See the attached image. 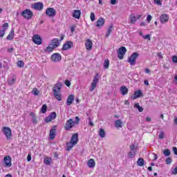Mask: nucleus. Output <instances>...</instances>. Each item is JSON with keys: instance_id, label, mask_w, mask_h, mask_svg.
Listing matches in <instances>:
<instances>
[{"instance_id": "1", "label": "nucleus", "mask_w": 177, "mask_h": 177, "mask_svg": "<svg viewBox=\"0 0 177 177\" xmlns=\"http://www.w3.org/2000/svg\"><path fill=\"white\" fill-rule=\"evenodd\" d=\"M59 45H60V40L57 38L53 39L51 40L48 46L44 49V52L46 53H52L56 48H58Z\"/></svg>"}, {"instance_id": "2", "label": "nucleus", "mask_w": 177, "mask_h": 177, "mask_svg": "<svg viewBox=\"0 0 177 177\" xmlns=\"http://www.w3.org/2000/svg\"><path fill=\"white\" fill-rule=\"evenodd\" d=\"M63 87V84L62 83H57L54 88H53V92H54V96L58 102H62V88Z\"/></svg>"}, {"instance_id": "3", "label": "nucleus", "mask_w": 177, "mask_h": 177, "mask_svg": "<svg viewBox=\"0 0 177 177\" xmlns=\"http://www.w3.org/2000/svg\"><path fill=\"white\" fill-rule=\"evenodd\" d=\"M21 16L26 19V20H31L32 19V16H34V13H32V11L30 9H26L22 11Z\"/></svg>"}, {"instance_id": "4", "label": "nucleus", "mask_w": 177, "mask_h": 177, "mask_svg": "<svg viewBox=\"0 0 177 177\" xmlns=\"http://www.w3.org/2000/svg\"><path fill=\"white\" fill-rule=\"evenodd\" d=\"M3 132L7 140H10L12 139V129L8 127H3L1 129Z\"/></svg>"}, {"instance_id": "5", "label": "nucleus", "mask_w": 177, "mask_h": 177, "mask_svg": "<svg viewBox=\"0 0 177 177\" xmlns=\"http://www.w3.org/2000/svg\"><path fill=\"white\" fill-rule=\"evenodd\" d=\"M139 57L138 53H133L129 58L128 62L131 66H135L136 64V59Z\"/></svg>"}, {"instance_id": "6", "label": "nucleus", "mask_w": 177, "mask_h": 177, "mask_svg": "<svg viewBox=\"0 0 177 177\" xmlns=\"http://www.w3.org/2000/svg\"><path fill=\"white\" fill-rule=\"evenodd\" d=\"M127 48L124 46H122L118 50V57L120 60H122L124 59V56H125V53H127Z\"/></svg>"}, {"instance_id": "7", "label": "nucleus", "mask_w": 177, "mask_h": 177, "mask_svg": "<svg viewBox=\"0 0 177 177\" xmlns=\"http://www.w3.org/2000/svg\"><path fill=\"white\" fill-rule=\"evenodd\" d=\"M50 59L53 63H59V62H62V55L59 53H55L51 55Z\"/></svg>"}, {"instance_id": "8", "label": "nucleus", "mask_w": 177, "mask_h": 177, "mask_svg": "<svg viewBox=\"0 0 177 177\" xmlns=\"http://www.w3.org/2000/svg\"><path fill=\"white\" fill-rule=\"evenodd\" d=\"M3 162L6 168H10L12 167V158L10 156H5Z\"/></svg>"}, {"instance_id": "9", "label": "nucleus", "mask_w": 177, "mask_h": 177, "mask_svg": "<svg viewBox=\"0 0 177 177\" xmlns=\"http://www.w3.org/2000/svg\"><path fill=\"white\" fill-rule=\"evenodd\" d=\"M46 15L48 17H55L56 16V10L53 8H48L46 10Z\"/></svg>"}, {"instance_id": "10", "label": "nucleus", "mask_w": 177, "mask_h": 177, "mask_svg": "<svg viewBox=\"0 0 177 177\" xmlns=\"http://www.w3.org/2000/svg\"><path fill=\"white\" fill-rule=\"evenodd\" d=\"M56 117H57V114L56 113V112H53L44 119V122H50V121H53V120H55Z\"/></svg>"}, {"instance_id": "11", "label": "nucleus", "mask_w": 177, "mask_h": 177, "mask_svg": "<svg viewBox=\"0 0 177 177\" xmlns=\"http://www.w3.org/2000/svg\"><path fill=\"white\" fill-rule=\"evenodd\" d=\"M32 9H35V10H42L44 9V3L37 2L35 3L32 5Z\"/></svg>"}, {"instance_id": "12", "label": "nucleus", "mask_w": 177, "mask_h": 177, "mask_svg": "<svg viewBox=\"0 0 177 177\" xmlns=\"http://www.w3.org/2000/svg\"><path fill=\"white\" fill-rule=\"evenodd\" d=\"M73 127H74V122L73 121V119H69L66 121L64 125V130L69 131V129H71Z\"/></svg>"}, {"instance_id": "13", "label": "nucleus", "mask_w": 177, "mask_h": 177, "mask_svg": "<svg viewBox=\"0 0 177 177\" xmlns=\"http://www.w3.org/2000/svg\"><path fill=\"white\" fill-rule=\"evenodd\" d=\"M32 39L35 45H41L42 44V38H41V36H39V35H33Z\"/></svg>"}, {"instance_id": "14", "label": "nucleus", "mask_w": 177, "mask_h": 177, "mask_svg": "<svg viewBox=\"0 0 177 177\" xmlns=\"http://www.w3.org/2000/svg\"><path fill=\"white\" fill-rule=\"evenodd\" d=\"M98 81H99V79H97V77H94L93 82L91 83V85L90 86V92H93L95 89H96V87L97 86Z\"/></svg>"}, {"instance_id": "15", "label": "nucleus", "mask_w": 177, "mask_h": 177, "mask_svg": "<svg viewBox=\"0 0 177 177\" xmlns=\"http://www.w3.org/2000/svg\"><path fill=\"white\" fill-rule=\"evenodd\" d=\"M139 97H143V93L142 90H137L134 92L133 95L131 97L132 100H135Z\"/></svg>"}, {"instance_id": "16", "label": "nucleus", "mask_w": 177, "mask_h": 177, "mask_svg": "<svg viewBox=\"0 0 177 177\" xmlns=\"http://www.w3.org/2000/svg\"><path fill=\"white\" fill-rule=\"evenodd\" d=\"M169 20V16L167 14H162L160 17V21L162 24H165V23H168V21Z\"/></svg>"}, {"instance_id": "17", "label": "nucleus", "mask_w": 177, "mask_h": 177, "mask_svg": "<svg viewBox=\"0 0 177 177\" xmlns=\"http://www.w3.org/2000/svg\"><path fill=\"white\" fill-rule=\"evenodd\" d=\"M73 46V44L72 43V41H66L65 44H63L62 50H67L68 49H71Z\"/></svg>"}, {"instance_id": "18", "label": "nucleus", "mask_w": 177, "mask_h": 177, "mask_svg": "<svg viewBox=\"0 0 177 177\" xmlns=\"http://www.w3.org/2000/svg\"><path fill=\"white\" fill-rule=\"evenodd\" d=\"M50 139H54L56 138V126H53L52 129L50 130Z\"/></svg>"}, {"instance_id": "19", "label": "nucleus", "mask_w": 177, "mask_h": 177, "mask_svg": "<svg viewBox=\"0 0 177 177\" xmlns=\"http://www.w3.org/2000/svg\"><path fill=\"white\" fill-rule=\"evenodd\" d=\"M92 46H93V43L92 42V40L87 39L85 43V47L87 50H91L92 49Z\"/></svg>"}, {"instance_id": "20", "label": "nucleus", "mask_w": 177, "mask_h": 177, "mask_svg": "<svg viewBox=\"0 0 177 177\" xmlns=\"http://www.w3.org/2000/svg\"><path fill=\"white\" fill-rule=\"evenodd\" d=\"M74 95L73 94H71L68 95V97L66 99V104L67 106H71L73 104V102H74Z\"/></svg>"}, {"instance_id": "21", "label": "nucleus", "mask_w": 177, "mask_h": 177, "mask_svg": "<svg viewBox=\"0 0 177 177\" xmlns=\"http://www.w3.org/2000/svg\"><path fill=\"white\" fill-rule=\"evenodd\" d=\"M71 143H73V145H77V143H78V133H74L70 141Z\"/></svg>"}, {"instance_id": "22", "label": "nucleus", "mask_w": 177, "mask_h": 177, "mask_svg": "<svg viewBox=\"0 0 177 177\" xmlns=\"http://www.w3.org/2000/svg\"><path fill=\"white\" fill-rule=\"evenodd\" d=\"M73 17L77 19H81V11L79 10H75L73 13Z\"/></svg>"}, {"instance_id": "23", "label": "nucleus", "mask_w": 177, "mask_h": 177, "mask_svg": "<svg viewBox=\"0 0 177 177\" xmlns=\"http://www.w3.org/2000/svg\"><path fill=\"white\" fill-rule=\"evenodd\" d=\"M30 117H32V124H34L35 125H37V124H38V120H37V115H35V113L30 112Z\"/></svg>"}, {"instance_id": "24", "label": "nucleus", "mask_w": 177, "mask_h": 177, "mask_svg": "<svg viewBox=\"0 0 177 177\" xmlns=\"http://www.w3.org/2000/svg\"><path fill=\"white\" fill-rule=\"evenodd\" d=\"M105 21L103 17H100L97 21V27L100 28L104 26Z\"/></svg>"}, {"instance_id": "25", "label": "nucleus", "mask_w": 177, "mask_h": 177, "mask_svg": "<svg viewBox=\"0 0 177 177\" xmlns=\"http://www.w3.org/2000/svg\"><path fill=\"white\" fill-rule=\"evenodd\" d=\"M128 88L125 86H122L120 87V92L123 96H125V95H128Z\"/></svg>"}, {"instance_id": "26", "label": "nucleus", "mask_w": 177, "mask_h": 177, "mask_svg": "<svg viewBox=\"0 0 177 177\" xmlns=\"http://www.w3.org/2000/svg\"><path fill=\"white\" fill-rule=\"evenodd\" d=\"M15 38V29H12L9 35L7 36L8 41H12Z\"/></svg>"}, {"instance_id": "27", "label": "nucleus", "mask_w": 177, "mask_h": 177, "mask_svg": "<svg viewBox=\"0 0 177 177\" xmlns=\"http://www.w3.org/2000/svg\"><path fill=\"white\" fill-rule=\"evenodd\" d=\"M87 164L89 168H95V160H93V158L88 160Z\"/></svg>"}, {"instance_id": "28", "label": "nucleus", "mask_w": 177, "mask_h": 177, "mask_svg": "<svg viewBox=\"0 0 177 177\" xmlns=\"http://www.w3.org/2000/svg\"><path fill=\"white\" fill-rule=\"evenodd\" d=\"M74 146H75V145L73 144V142L71 141L69 142H66V151H70V150H71Z\"/></svg>"}, {"instance_id": "29", "label": "nucleus", "mask_w": 177, "mask_h": 177, "mask_svg": "<svg viewBox=\"0 0 177 177\" xmlns=\"http://www.w3.org/2000/svg\"><path fill=\"white\" fill-rule=\"evenodd\" d=\"M129 19H130L131 24H135L136 23V20H138L136 17L134 16L133 15H131L129 16Z\"/></svg>"}, {"instance_id": "30", "label": "nucleus", "mask_w": 177, "mask_h": 177, "mask_svg": "<svg viewBox=\"0 0 177 177\" xmlns=\"http://www.w3.org/2000/svg\"><path fill=\"white\" fill-rule=\"evenodd\" d=\"M115 127L116 128H122V120H115Z\"/></svg>"}, {"instance_id": "31", "label": "nucleus", "mask_w": 177, "mask_h": 177, "mask_svg": "<svg viewBox=\"0 0 177 177\" xmlns=\"http://www.w3.org/2000/svg\"><path fill=\"white\" fill-rule=\"evenodd\" d=\"M137 164L138 167H145V160L142 158H138Z\"/></svg>"}, {"instance_id": "32", "label": "nucleus", "mask_w": 177, "mask_h": 177, "mask_svg": "<svg viewBox=\"0 0 177 177\" xmlns=\"http://www.w3.org/2000/svg\"><path fill=\"white\" fill-rule=\"evenodd\" d=\"M103 66L105 70H107V68H109V67L110 66V61L109 60V59L104 60Z\"/></svg>"}, {"instance_id": "33", "label": "nucleus", "mask_w": 177, "mask_h": 177, "mask_svg": "<svg viewBox=\"0 0 177 177\" xmlns=\"http://www.w3.org/2000/svg\"><path fill=\"white\" fill-rule=\"evenodd\" d=\"M99 136H100V138H105L106 137V131H104V129H100Z\"/></svg>"}, {"instance_id": "34", "label": "nucleus", "mask_w": 177, "mask_h": 177, "mask_svg": "<svg viewBox=\"0 0 177 177\" xmlns=\"http://www.w3.org/2000/svg\"><path fill=\"white\" fill-rule=\"evenodd\" d=\"M47 110H48V106H46V104H43L41 108V111L42 114H45V113H46Z\"/></svg>"}, {"instance_id": "35", "label": "nucleus", "mask_w": 177, "mask_h": 177, "mask_svg": "<svg viewBox=\"0 0 177 177\" xmlns=\"http://www.w3.org/2000/svg\"><path fill=\"white\" fill-rule=\"evenodd\" d=\"M163 154L165 156V157H169L171 156V151L168 149H165L163 151Z\"/></svg>"}, {"instance_id": "36", "label": "nucleus", "mask_w": 177, "mask_h": 177, "mask_svg": "<svg viewBox=\"0 0 177 177\" xmlns=\"http://www.w3.org/2000/svg\"><path fill=\"white\" fill-rule=\"evenodd\" d=\"M8 85H15V82H16V77L8 80Z\"/></svg>"}, {"instance_id": "37", "label": "nucleus", "mask_w": 177, "mask_h": 177, "mask_svg": "<svg viewBox=\"0 0 177 177\" xmlns=\"http://www.w3.org/2000/svg\"><path fill=\"white\" fill-rule=\"evenodd\" d=\"M128 156L129 158H134L135 156H136V153L135 152V151H131L128 153Z\"/></svg>"}, {"instance_id": "38", "label": "nucleus", "mask_w": 177, "mask_h": 177, "mask_svg": "<svg viewBox=\"0 0 177 177\" xmlns=\"http://www.w3.org/2000/svg\"><path fill=\"white\" fill-rule=\"evenodd\" d=\"M134 107L136 109H138V111L140 113H142L143 112V108L142 106H139V104H134Z\"/></svg>"}, {"instance_id": "39", "label": "nucleus", "mask_w": 177, "mask_h": 177, "mask_svg": "<svg viewBox=\"0 0 177 177\" xmlns=\"http://www.w3.org/2000/svg\"><path fill=\"white\" fill-rule=\"evenodd\" d=\"M111 31H113V26H109V28L107 30L106 37H109L110 36V34H111Z\"/></svg>"}, {"instance_id": "40", "label": "nucleus", "mask_w": 177, "mask_h": 177, "mask_svg": "<svg viewBox=\"0 0 177 177\" xmlns=\"http://www.w3.org/2000/svg\"><path fill=\"white\" fill-rule=\"evenodd\" d=\"M17 66L20 68H21V67H24V62L21 60L18 61L17 63Z\"/></svg>"}, {"instance_id": "41", "label": "nucleus", "mask_w": 177, "mask_h": 177, "mask_svg": "<svg viewBox=\"0 0 177 177\" xmlns=\"http://www.w3.org/2000/svg\"><path fill=\"white\" fill-rule=\"evenodd\" d=\"M32 93V95H35V96H38V95H39V91H38V89H37V88H33Z\"/></svg>"}, {"instance_id": "42", "label": "nucleus", "mask_w": 177, "mask_h": 177, "mask_svg": "<svg viewBox=\"0 0 177 177\" xmlns=\"http://www.w3.org/2000/svg\"><path fill=\"white\" fill-rule=\"evenodd\" d=\"M2 27H3V30H8V28H9V24H8V22H6L4 23L3 25H2Z\"/></svg>"}, {"instance_id": "43", "label": "nucleus", "mask_w": 177, "mask_h": 177, "mask_svg": "<svg viewBox=\"0 0 177 177\" xmlns=\"http://www.w3.org/2000/svg\"><path fill=\"white\" fill-rule=\"evenodd\" d=\"M95 13L94 12H91V15H90V19L91 20V21H95Z\"/></svg>"}, {"instance_id": "44", "label": "nucleus", "mask_w": 177, "mask_h": 177, "mask_svg": "<svg viewBox=\"0 0 177 177\" xmlns=\"http://www.w3.org/2000/svg\"><path fill=\"white\" fill-rule=\"evenodd\" d=\"M165 161H166V164L167 165H169L172 162V159L171 158H167Z\"/></svg>"}, {"instance_id": "45", "label": "nucleus", "mask_w": 177, "mask_h": 177, "mask_svg": "<svg viewBox=\"0 0 177 177\" xmlns=\"http://www.w3.org/2000/svg\"><path fill=\"white\" fill-rule=\"evenodd\" d=\"M76 124L77 125H78V124H80V118L78 116H75V118L74 124Z\"/></svg>"}, {"instance_id": "46", "label": "nucleus", "mask_w": 177, "mask_h": 177, "mask_svg": "<svg viewBox=\"0 0 177 177\" xmlns=\"http://www.w3.org/2000/svg\"><path fill=\"white\" fill-rule=\"evenodd\" d=\"M64 84L68 87L71 86V82L68 80H66L65 82H64Z\"/></svg>"}, {"instance_id": "47", "label": "nucleus", "mask_w": 177, "mask_h": 177, "mask_svg": "<svg viewBox=\"0 0 177 177\" xmlns=\"http://www.w3.org/2000/svg\"><path fill=\"white\" fill-rule=\"evenodd\" d=\"M44 162L46 164V165H49V164H50V160H49V158H47L44 160Z\"/></svg>"}, {"instance_id": "48", "label": "nucleus", "mask_w": 177, "mask_h": 177, "mask_svg": "<svg viewBox=\"0 0 177 177\" xmlns=\"http://www.w3.org/2000/svg\"><path fill=\"white\" fill-rule=\"evenodd\" d=\"M153 2L156 3V5H159L160 6L162 5L161 0H153Z\"/></svg>"}, {"instance_id": "49", "label": "nucleus", "mask_w": 177, "mask_h": 177, "mask_svg": "<svg viewBox=\"0 0 177 177\" xmlns=\"http://www.w3.org/2000/svg\"><path fill=\"white\" fill-rule=\"evenodd\" d=\"M165 136V135L164 134L163 131H161L159 134V139H164V137Z\"/></svg>"}, {"instance_id": "50", "label": "nucleus", "mask_w": 177, "mask_h": 177, "mask_svg": "<svg viewBox=\"0 0 177 177\" xmlns=\"http://www.w3.org/2000/svg\"><path fill=\"white\" fill-rule=\"evenodd\" d=\"M171 60H172L173 63H177V56L174 55L171 58Z\"/></svg>"}, {"instance_id": "51", "label": "nucleus", "mask_w": 177, "mask_h": 177, "mask_svg": "<svg viewBox=\"0 0 177 177\" xmlns=\"http://www.w3.org/2000/svg\"><path fill=\"white\" fill-rule=\"evenodd\" d=\"M151 19H153V17H151V15H149L147 17V21H148V23H150V21H151Z\"/></svg>"}, {"instance_id": "52", "label": "nucleus", "mask_w": 177, "mask_h": 177, "mask_svg": "<svg viewBox=\"0 0 177 177\" xmlns=\"http://www.w3.org/2000/svg\"><path fill=\"white\" fill-rule=\"evenodd\" d=\"M5 36V30H0V37L3 38V37Z\"/></svg>"}, {"instance_id": "53", "label": "nucleus", "mask_w": 177, "mask_h": 177, "mask_svg": "<svg viewBox=\"0 0 177 177\" xmlns=\"http://www.w3.org/2000/svg\"><path fill=\"white\" fill-rule=\"evenodd\" d=\"M88 120H89L88 125H90L91 127H94L95 124L92 122V118H88Z\"/></svg>"}, {"instance_id": "54", "label": "nucleus", "mask_w": 177, "mask_h": 177, "mask_svg": "<svg viewBox=\"0 0 177 177\" xmlns=\"http://www.w3.org/2000/svg\"><path fill=\"white\" fill-rule=\"evenodd\" d=\"M171 174H172V175H176V174H177V167H175V168L172 170Z\"/></svg>"}, {"instance_id": "55", "label": "nucleus", "mask_w": 177, "mask_h": 177, "mask_svg": "<svg viewBox=\"0 0 177 177\" xmlns=\"http://www.w3.org/2000/svg\"><path fill=\"white\" fill-rule=\"evenodd\" d=\"M144 39H149V41H150V35H146L145 36H142Z\"/></svg>"}, {"instance_id": "56", "label": "nucleus", "mask_w": 177, "mask_h": 177, "mask_svg": "<svg viewBox=\"0 0 177 177\" xmlns=\"http://www.w3.org/2000/svg\"><path fill=\"white\" fill-rule=\"evenodd\" d=\"M75 31V26H71V32L73 33Z\"/></svg>"}, {"instance_id": "57", "label": "nucleus", "mask_w": 177, "mask_h": 177, "mask_svg": "<svg viewBox=\"0 0 177 177\" xmlns=\"http://www.w3.org/2000/svg\"><path fill=\"white\" fill-rule=\"evenodd\" d=\"M14 50H15V48H8L7 52H8V53H12V52H13Z\"/></svg>"}, {"instance_id": "58", "label": "nucleus", "mask_w": 177, "mask_h": 177, "mask_svg": "<svg viewBox=\"0 0 177 177\" xmlns=\"http://www.w3.org/2000/svg\"><path fill=\"white\" fill-rule=\"evenodd\" d=\"M173 151L176 156H177V148L176 147H173Z\"/></svg>"}, {"instance_id": "59", "label": "nucleus", "mask_w": 177, "mask_h": 177, "mask_svg": "<svg viewBox=\"0 0 177 177\" xmlns=\"http://www.w3.org/2000/svg\"><path fill=\"white\" fill-rule=\"evenodd\" d=\"M153 161H156V160H157V158H158V156L157 154H156V153H153Z\"/></svg>"}, {"instance_id": "60", "label": "nucleus", "mask_w": 177, "mask_h": 177, "mask_svg": "<svg viewBox=\"0 0 177 177\" xmlns=\"http://www.w3.org/2000/svg\"><path fill=\"white\" fill-rule=\"evenodd\" d=\"M117 0H111V5H115Z\"/></svg>"}, {"instance_id": "61", "label": "nucleus", "mask_w": 177, "mask_h": 177, "mask_svg": "<svg viewBox=\"0 0 177 177\" xmlns=\"http://www.w3.org/2000/svg\"><path fill=\"white\" fill-rule=\"evenodd\" d=\"M27 160L28 162L31 161V155H30V154L28 155Z\"/></svg>"}, {"instance_id": "62", "label": "nucleus", "mask_w": 177, "mask_h": 177, "mask_svg": "<svg viewBox=\"0 0 177 177\" xmlns=\"http://www.w3.org/2000/svg\"><path fill=\"white\" fill-rule=\"evenodd\" d=\"M145 73H147V74H149V73H150V69H149V68H145Z\"/></svg>"}, {"instance_id": "63", "label": "nucleus", "mask_w": 177, "mask_h": 177, "mask_svg": "<svg viewBox=\"0 0 177 177\" xmlns=\"http://www.w3.org/2000/svg\"><path fill=\"white\" fill-rule=\"evenodd\" d=\"M144 84L145 85H149V80H145Z\"/></svg>"}, {"instance_id": "64", "label": "nucleus", "mask_w": 177, "mask_h": 177, "mask_svg": "<svg viewBox=\"0 0 177 177\" xmlns=\"http://www.w3.org/2000/svg\"><path fill=\"white\" fill-rule=\"evenodd\" d=\"M174 80L176 81V84H177V75L174 76Z\"/></svg>"}]
</instances>
